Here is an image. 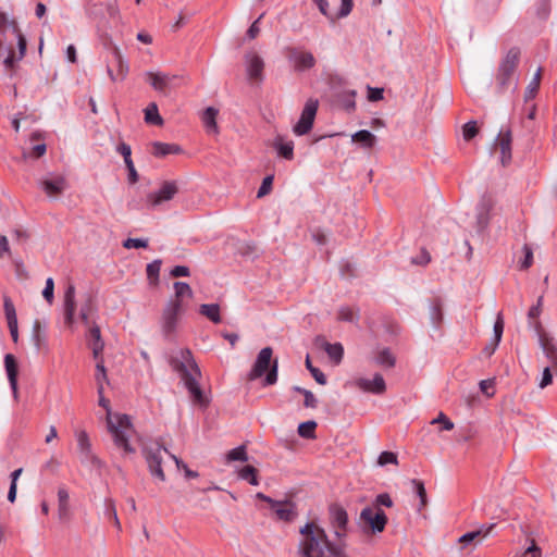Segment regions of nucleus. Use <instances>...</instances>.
Masks as SVG:
<instances>
[{"instance_id":"5","label":"nucleus","mask_w":557,"mask_h":557,"mask_svg":"<svg viewBox=\"0 0 557 557\" xmlns=\"http://www.w3.org/2000/svg\"><path fill=\"white\" fill-rule=\"evenodd\" d=\"M273 350L271 347L262 348L253 363L252 369L248 373L249 381H255L267 373L264 385H273L277 381V360L272 361Z\"/></svg>"},{"instance_id":"64","label":"nucleus","mask_w":557,"mask_h":557,"mask_svg":"<svg viewBox=\"0 0 557 557\" xmlns=\"http://www.w3.org/2000/svg\"><path fill=\"white\" fill-rule=\"evenodd\" d=\"M374 504L376 506H384V507L389 508L393 506V500L387 493H382L375 497Z\"/></svg>"},{"instance_id":"17","label":"nucleus","mask_w":557,"mask_h":557,"mask_svg":"<svg viewBox=\"0 0 557 557\" xmlns=\"http://www.w3.org/2000/svg\"><path fill=\"white\" fill-rule=\"evenodd\" d=\"M355 385L367 393L381 395L386 391L384 377L380 373H375L372 380L360 377L356 380Z\"/></svg>"},{"instance_id":"34","label":"nucleus","mask_w":557,"mask_h":557,"mask_svg":"<svg viewBox=\"0 0 557 557\" xmlns=\"http://www.w3.org/2000/svg\"><path fill=\"white\" fill-rule=\"evenodd\" d=\"M199 312L213 323L221 322L220 307L216 304H203L200 306Z\"/></svg>"},{"instance_id":"14","label":"nucleus","mask_w":557,"mask_h":557,"mask_svg":"<svg viewBox=\"0 0 557 557\" xmlns=\"http://www.w3.org/2000/svg\"><path fill=\"white\" fill-rule=\"evenodd\" d=\"M360 519L374 534L383 532L387 524L385 512L382 509L375 511L372 507H364L360 512Z\"/></svg>"},{"instance_id":"8","label":"nucleus","mask_w":557,"mask_h":557,"mask_svg":"<svg viewBox=\"0 0 557 557\" xmlns=\"http://www.w3.org/2000/svg\"><path fill=\"white\" fill-rule=\"evenodd\" d=\"M318 108L319 101L317 99L310 98L307 100L298 122L293 127V132L297 136H304L312 129Z\"/></svg>"},{"instance_id":"7","label":"nucleus","mask_w":557,"mask_h":557,"mask_svg":"<svg viewBox=\"0 0 557 557\" xmlns=\"http://www.w3.org/2000/svg\"><path fill=\"white\" fill-rule=\"evenodd\" d=\"M184 311L183 304L170 299L163 308L161 315V329L165 337H170L176 331L180 315Z\"/></svg>"},{"instance_id":"53","label":"nucleus","mask_w":557,"mask_h":557,"mask_svg":"<svg viewBox=\"0 0 557 557\" xmlns=\"http://www.w3.org/2000/svg\"><path fill=\"white\" fill-rule=\"evenodd\" d=\"M42 297L46 299V301L51 305L54 299V281L52 277H48L46 280V285L42 290Z\"/></svg>"},{"instance_id":"6","label":"nucleus","mask_w":557,"mask_h":557,"mask_svg":"<svg viewBox=\"0 0 557 557\" xmlns=\"http://www.w3.org/2000/svg\"><path fill=\"white\" fill-rule=\"evenodd\" d=\"M162 451L170 454L168 449L161 446L159 443H153L150 446L146 445L143 448V455L147 462L150 474L160 481H165V474L162 469Z\"/></svg>"},{"instance_id":"35","label":"nucleus","mask_w":557,"mask_h":557,"mask_svg":"<svg viewBox=\"0 0 557 557\" xmlns=\"http://www.w3.org/2000/svg\"><path fill=\"white\" fill-rule=\"evenodd\" d=\"M175 295L171 299H175L178 304H183L184 298H191L193 290L190 286L185 282H175L174 285Z\"/></svg>"},{"instance_id":"27","label":"nucleus","mask_w":557,"mask_h":557,"mask_svg":"<svg viewBox=\"0 0 557 557\" xmlns=\"http://www.w3.org/2000/svg\"><path fill=\"white\" fill-rule=\"evenodd\" d=\"M280 157L292 160L294 158V143L292 140L284 141L283 137L277 136L273 143Z\"/></svg>"},{"instance_id":"44","label":"nucleus","mask_w":557,"mask_h":557,"mask_svg":"<svg viewBox=\"0 0 557 557\" xmlns=\"http://www.w3.org/2000/svg\"><path fill=\"white\" fill-rule=\"evenodd\" d=\"M317 422L313 420L302 422L298 425V434L302 438L311 440L315 437Z\"/></svg>"},{"instance_id":"4","label":"nucleus","mask_w":557,"mask_h":557,"mask_svg":"<svg viewBox=\"0 0 557 557\" xmlns=\"http://www.w3.org/2000/svg\"><path fill=\"white\" fill-rule=\"evenodd\" d=\"M520 62V49L512 47L499 63L495 75V91L503 95L513 91L518 85L517 67Z\"/></svg>"},{"instance_id":"24","label":"nucleus","mask_w":557,"mask_h":557,"mask_svg":"<svg viewBox=\"0 0 557 557\" xmlns=\"http://www.w3.org/2000/svg\"><path fill=\"white\" fill-rule=\"evenodd\" d=\"M182 152V147L176 144H168L161 141H153L151 144V153L157 158H163L169 154H180Z\"/></svg>"},{"instance_id":"54","label":"nucleus","mask_w":557,"mask_h":557,"mask_svg":"<svg viewBox=\"0 0 557 557\" xmlns=\"http://www.w3.org/2000/svg\"><path fill=\"white\" fill-rule=\"evenodd\" d=\"M355 96H356V92L355 91H349L347 94H345L343 97H342V107L347 111V112H352L355 111L356 109V101H355Z\"/></svg>"},{"instance_id":"32","label":"nucleus","mask_w":557,"mask_h":557,"mask_svg":"<svg viewBox=\"0 0 557 557\" xmlns=\"http://www.w3.org/2000/svg\"><path fill=\"white\" fill-rule=\"evenodd\" d=\"M70 495L66 488L60 487L58 490V503H59V518L61 520H65L69 517L70 505H69Z\"/></svg>"},{"instance_id":"48","label":"nucleus","mask_w":557,"mask_h":557,"mask_svg":"<svg viewBox=\"0 0 557 557\" xmlns=\"http://www.w3.org/2000/svg\"><path fill=\"white\" fill-rule=\"evenodd\" d=\"M413 492L417 494V496L420 498V505L421 507H424L426 505V491L424 487V483L421 480L412 479L410 481Z\"/></svg>"},{"instance_id":"2","label":"nucleus","mask_w":557,"mask_h":557,"mask_svg":"<svg viewBox=\"0 0 557 557\" xmlns=\"http://www.w3.org/2000/svg\"><path fill=\"white\" fill-rule=\"evenodd\" d=\"M168 362L172 370L180 375L184 386L190 395L191 400L195 404L207 407L209 405V400L205 396L198 382L201 377V371L190 349L181 348L174 351L169 357Z\"/></svg>"},{"instance_id":"19","label":"nucleus","mask_w":557,"mask_h":557,"mask_svg":"<svg viewBox=\"0 0 557 557\" xmlns=\"http://www.w3.org/2000/svg\"><path fill=\"white\" fill-rule=\"evenodd\" d=\"M3 309H4V314H5V319L8 322V327H9L12 341L14 343H17L18 327H17L16 310H15L13 301L8 296H4V298H3Z\"/></svg>"},{"instance_id":"50","label":"nucleus","mask_w":557,"mask_h":557,"mask_svg":"<svg viewBox=\"0 0 557 557\" xmlns=\"http://www.w3.org/2000/svg\"><path fill=\"white\" fill-rule=\"evenodd\" d=\"M218 110L212 107H209L205 110L202 114V121L207 128H216V119Z\"/></svg>"},{"instance_id":"62","label":"nucleus","mask_w":557,"mask_h":557,"mask_svg":"<svg viewBox=\"0 0 557 557\" xmlns=\"http://www.w3.org/2000/svg\"><path fill=\"white\" fill-rule=\"evenodd\" d=\"M441 423L442 430L450 431L454 429V423L443 413L441 412L437 418L432 421V424Z\"/></svg>"},{"instance_id":"55","label":"nucleus","mask_w":557,"mask_h":557,"mask_svg":"<svg viewBox=\"0 0 557 557\" xmlns=\"http://www.w3.org/2000/svg\"><path fill=\"white\" fill-rule=\"evenodd\" d=\"M123 247L126 249L147 248L148 239H146V238H127L126 240L123 242Z\"/></svg>"},{"instance_id":"13","label":"nucleus","mask_w":557,"mask_h":557,"mask_svg":"<svg viewBox=\"0 0 557 557\" xmlns=\"http://www.w3.org/2000/svg\"><path fill=\"white\" fill-rule=\"evenodd\" d=\"M77 441V448L79 453L81 462L99 468L101 466L100 459L92 453L91 443L88 433L84 430L75 433Z\"/></svg>"},{"instance_id":"45","label":"nucleus","mask_w":557,"mask_h":557,"mask_svg":"<svg viewBox=\"0 0 557 557\" xmlns=\"http://www.w3.org/2000/svg\"><path fill=\"white\" fill-rule=\"evenodd\" d=\"M12 28H13V32L16 35V39H17V48H18V55L16 57V61H17V60H22L24 58V55L26 53L27 42H26V38L21 33V30L18 29L15 22L12 23Z\"/></svg>"},{"instance_id":"30","label":"nucleus","mask_w":557,"mask_h":557,"mask_svg":"<svg viewBox=\"0 0 557 557\" xmlns=\"http://www.w3.org/2000/svg\"><path fill=\"white\" fill-rule=\"evenodd\" d=\"M430 318L435 327H440L443 322V302L442 299L436 297L432 299L430 305Z\"/></svg>"},{"instance_id":"61","label":"nucleus","mask_w":557,"mask_h":557,"mask_svg":"<svg viewBox=\"0 0 557 557\" xmlns=\"http://www.w3.org/2000/svg\"><path fill=\"white\" fill-rule=\"evenodd\" d=\"M522 557H542V549L532 540L530 546L522 553Z\"/></svg>"},{"instance_id":"39","label":"nucleus","mask_w":557,"mask_h":557,"mask_svg":"<svg viewBox=\"0 0 557 557\" xmlns=\"http://www.w3.org/2000/svg\"><path fill=\"white\" fill-rule=\"evenodd\" d=\"M95 381L97 384V389L100 388V386L104 388V384H109V379L107 375V369L104 367L103 359H100L96 363Z\"/></svg>"},{"instance_id":"41","label":"nucleus","mask_w":557,"mask_h":557,"mask_svg":"<svg viewBox=\"0 0 557 557\" xmlns=\"http://www.w3.org/2000/svg\"><path fill=\"white\" fill-rule=\"evenodd\" d=\"M104 516L120 529L121 524L117 518L115 502L111 497L104 499Z\"/></svg>"},{"instance_id":"15","label":"nucleus","mask_w":557,"mask_h":557,"mask_svg":"<svg viewBox=\"0 0 557 557\" xmlns=\"http://www.w3.org/2000/svg\"><path fill=\"white\" fill-rule=\"evenodd\" d=\"M493 207V197L487 193L483 194L475 207L476 225L479 231H484L487 227Z\"/></svg>"},{"instance_id":"16","label":"nucleus","mask_w":557,"mask_h":557,"mask_svg":"<svg viewBox=\"0 0 557 557\" xmlns=\"http://www.w3.org/2000/svg\"><path fill=\"white\" fill-rule=\"evenodd\" d=\"M178 188L175 182L166 181L153 193L148 194L147 202L152 207H158L165 201H170L177 194Z\"/></svg>"},{"instance_id":"56","label":"nucleus","mask_w":557,"mask_h":557,"mask_svg":"<svg viewBox=\"0 0 557 557\" xmlns=\"http://www.w3.org/2000/svg\"><path fill=\"white\" fill-rule=\"evenodd\" d=\"M377 463L380 466H386L388 463H398L397 455L392 451H382L379 456Z\"/></svg>"},{"instance_id":"59","label":"nucleus","mask_w":557,"mask_h":557,"mask_svg":"<svg viewBox=\"0 0 557 557\" xmlns=\"http://www.w3.org/2000/svg\"><path fill=\"white\" fill-rule=\"evenodd\" d=\"M116 151L123 157L124 163L133 162V160H132V149H131L129 145H127L124 141H121L116 146Z\"/></svg>"},{"instance_id":"21","label":"nucleus","mask_w":557,"mask_h":557,"mask_svg":"<svg viewBox=\"0 0 557 557\" xmlns=\"http://www.w3.org/2000/svg\"><path fill=\"white\" fill-rule=\"evenodd\" d=\"M4 367H5L8 380L10 383V387H11L14 396H16L18 366H17V361L13 355L7 354L4 356Z\"/></svg>"},{"instance_id":"11","label":"nucleus","mask_w":557,"mask_h":557,"mask_svg":"<svg viewBox=\"0 0 557 557\" xmlns=\"http://www.w3.org/2000/svg\"><path fill=\"white\" fill-rule=\"evenodd\" d=\"M286 58L296 72L309 71L315 66L314 55L301 48L288 47L286 48Z\"/></svg>"},{"instance_id":"29","label":"nucleus","mask_w":557,"mask_h":557,"mask_svg":"<svg viewBox=\"0 0 557 557\" xmlns=\"http://www.w3.org/2000/svg\"><path fill=\"white\" fill-rule=\"evenodd\" d=\"M351 140L360 144L364 148L371 149L376 143V137L370 131L361 129L351 136Z\"/></svg>"},{"instance_id":"20","label":"nucleus","mask_w":557,"mask_h":557,"mask_svg":"<svg viewBox=\"0 0 557 557\" xmlns=\"http://www.w3.org/2000/svg\"><path fill=\"white\" fill-rule=\"evenodd\" d=\"M495 146L499 148L502 164L507 165L511 161V133L509 129L499 132Z\"/></svg>"},{"instance_id":"10","label":"nucleus","mask_w":557,"mask_h":557,"mask_svg":"<svg viewBox=\"0 0 557 557\" xmlns=\"http://www.w3.org/2000/svg\"><path fill=\"white\" fill-rule=\"evenodd\" d=\"M330 522L334 529L337 542H345L347 536L348 513L344 507L338 504H332L329 507Z\"/></svg>"},{"instance_id":"46","label":"nucleus","mask_w":557,"mask_h":557,"mask_svg":"<svg viewBox=\"0 0 557 557\" xmlns=\"http://www.w3.org/2000/svg\"><path fill=\"white\" fill-rule=\"evenodd\" d=\"M541 76H542V69L540 67V69H537L536 73L534 74V77L532 78V81L530 82V84L527 87V90H525L527 99L534 98L535 94L537 92V90L540 88Z\"/></svg>"},{"instance_id":"51","label":"nucleus","mask_w":557,"mask_h":557,"mask_svg":"<svg viewBox=\"0 0 557 557\" xmlns=\"http://www.w3.org/2000/svg\"><path fill=\"white\" fill-rule=\"evenodd\" d=\"M503 332H504V320H503L502 313H498L496 321L494 323V342H495L494 347H497L498 344L500 343ZM495 348H493V350Z\"/></svg>"},{"instance_id":"33","label":"nucleus","mask_w":557,"mask_h":557,"mask_svg":"<svg viewBox=\"0 0 557 557\" xmlns=\"http://www.w3.org/2000/svg\"><path fill=\"white\" fill-rule=\"evenodd\" d=\"M327 356L336 363H341L344 357V347L341 343H324L323 346Z\"/></svg>"},{"instance_id":"28","label":"nucleus","mask_w":557,"mask_h":557,"mask_svg":"<svg viewBox=\"0 0 557 557\" xmlns=\"http://www.w3.org/2000/svg\"><path fill=\"white\" fill-rule=\"evenodd\" d=\"M65 180L61 176H58L52 180H46L42 183L44 190L48 196H58L65 189Z\"/></svg>"},{"instance_id":"18","label":"nucleus","mask_w":557,"mask_h":557,"mask_svg":"<svg viewBox=\"0 0 557 557\" xmlns=\"http://www.w3.org/2000/svg\"><path fill=\"white\" fill-rule=\"evenodd\" d=\"M64 322L66 325L72 326L75 322L76 300H75V286L70 284L64 292L63 299Z\"/></svg>"},{"instance_id":"43","label":"nucleus","mask_w":557,"mask_h":557,"mask_svg":"<svg viewBox=\"0 0 557 557\" xmlns=\"http://www.w3.org/2000/svg\"><path fill=\"white\" fill-rule=\"evenodd\" d=\"M145 121L149 124L161 125L162 117L159 114L158 107L154 102L148 104L145 110Z\"/></svg>"},{"instance_id":"3","label":"nucleus","mask_w":557,"mask_h":557,"mask_svg":"<svg viewBox=\"0 0 557 557\" xmlns=\"http://www.w3.org/2000/svg\"><path fill=\"white\" fill-rule=\"evenodd\" d=\"M98 393V405L107 411L108 431L112 435L114 445L122 449L124 456L135 454V448L129 444V436L133 433V424L127 414H112L110 400L104 397V388L100 386Z\"/></svg>"},{"instance_id":"36","label":"nucleus","mask_w":557,"mask_h":557,"mask_svg":"<svg viewBox=\"0 0 557 557\" xmlns=\"http://www.w3.org/2000/svg\"><path fill=\"white\" fill-rule=\"evenodd\" d=\"M375 362L384 368H393L396 363V358L389 348H383L377 352Z\"/></svg>"},{"instance_id":"37","label":"nucleus","mask_w":557,"mask_h":557,"mask_svg":"<svg viewBox=\"0 0 557 557\" xmlns=\"http://www.w3.org/2000/svg\"><path fill=\"white\" fill-rule=\"evenodd\" d=\"M0 60L3 61V65L7 70H12L16 62L15 51L11 47L7 48L0 42Z\"/></svg>"},{"instance_id":"58","label":"nucleus","mask_w":557,"mask_h":557,"mask_svg":"<svg viewBox=\"0 0 557 557\" xmlns=\"http://www.w3.org/2000/svg\"><path fill=\"white\" fill-rule=\"evenodd\" d=\"M523 253H524V258H523V260L520 263V269L521 270H527L533 263V251H532L530 246L524 245L523 246Z\"/></svg>"},{"instance_id":"22","label":"nucleus","mask_w":557,"mask_h":557,"mask_svg":"<svg viewBox=\"0 0 557 557\" xmlns=\"http://www.w3.org/2000/svg\"><path fill=\"white\" fill-rule=\"evenodd\" d=\"M495 525V523L482 524L478 530L467 532L463 535H461L458 542L462 545V547H466L475 540H482L486 537L493 531Z\"/></svg>"},{"instance_id":"38","label":"nucleus","mask_w":557,"mask_h":557,"mask_svg":"<svg viewBox=\"0 0 557 557\" xmlns=\"http://www.w3.org/2000/svg\"><path fill=\"white\" fill-rule=\"evenodd\" d=\"M337 319L343 322L355 323L359 319V312L352 307L344 306L338 309Z\"/></svg>"},{"instance_id":"40","label":"nucleus","mask_w":557,"mask_h":557,"mask_svg":"<svg viewBox=\"0 0 557 557\" xmlns=\"http://www.w3.org/2000/svg\"><path fill=\"white\" fill-rule=\"evenodd\" d=\"M87 343H88V347H96V346H99V347H104V343L101 338V332H100V327L96 324H92L90 327H89V332H88V335H87Z\"/></svg>"},{"instance_id":"57","label":"nucleus","mask_w":557,"mask_h":557,"mask_svg":"<svg viewBox=\"0 0 557 557\" xmlns=\"http://www.w3.org/2000/svg\"><path fill=\"white\" fill-rule=\"evenodd\" d=\"M272 184H273V176L272 175L265 176L261 183V186L258 189L257 197L261 198V197L268 195L272 189Z\"/></svg>"},{"instance_id":"63","label":"nucleus","mask_w":557,"mask_h":557,"mask_svg":"<svg viewBox=\"0 0 557 557\" xmlns=\"http://www.w3.org/2000/svg\"><path fill=\"white\" fill-rule=\"evenodd\" d=\"M542 301H543V297H540L536 301L535 305H533L530 309H529V312H528V318L530 320H534V319H537L541 314V311H542Z\"/></svg>"},{"instance_id":"23","label":"nucleus","mask_w":557,"mask_h":557,"mask_svg":"<svg viewBox=\"0 0 557 557\" xmlns=\"http://www.w3.org/2000/svg\"><path fill=\"white\" fill-rule=\"evenodd\" d=\"M264 69L263 60L256 53L247 55V74L251 79H261Z\"/></svg>"},{"instance_id":"42","label":"nucleus","mask_w":557,"mask_h":557,"mask_svg":"<svg viewBox=\"0 0 557 557\" xmlns=\"http://www.w3.org/2000/svg\"><path fill=\"white\" fill-rule=\"evenodd\" d=\"M258 471L253 466L247 465L244 468H242L238 472V476L242 480H245L249 482L251 485H258Z\"/></svg>"},{"instance_id":"47","label":"nucleus","mask_w":557,"mask_h":557,"mask_svg":"<svg viewBox=\"0 0 557 557\" xmlns=\"http://www.w3.org/2000/svg\"><path fill=\"white\" fill-rule=\"evenodd\" d=\"M161 269V261L153 260L146 268L147 277L151 284H157L159 281V273Z\"/></svg>"},{"instance_id":"31","label":"nucleus","mask_w":557,"mask_h":557,"mask_svg":"<svg viewBox=\"0 0 557 557\" xmlns=\"http://www.w3.org/2000/svg\"><path fill=\"white\" fill-rule=\"evenodd\" d=\"M95 312H96L95 301H94L92 297L90 295H88L86 300L84 301V304L81 306V310H79V318H81L82 322L85 325H89Z\"/></svg>"},{"instance_id":"49","label":"nucleus","mask_w":557,"mask_h":557,"mask_svg":"<svg viewBox=\"0 0 557 557\" xmlns=\"http://www.w3.org/2000/svg\"><path fill=\"white\" fill-rule=\"evenodd\" d=\"M227 461H247L248 456L246 451V447L240 445L231 449L226 455Z\"/></svg>"},{"instance_id":"60","label":"nucleus","mask_w":557,"mask_h":557,"mask_svg":"<svg viewBox=\"0 0 557 557\" xmlns=\"http://www.w3.org/2000/svg\"><path fill=\"white\" fill-rule=\"evenodd\" d=\"M341 8L337 13L338 18L346 17L350 14L354 8V1L352 0H341Z\"/></svg>"},{"instance_id":"25","label":"nucleus","mask_w":557,"mask_h":557,"mask_svg":"<svg viewBox=\"0 0 557 557\" xmlns=\"http://www.w3.org/2000/svg\"><path fill=\"white\" fill-rule=\"evenodd\" d=\"M281 504L272 508L280 520L289 522L297 516L296 506L288 500H278Z\"/></svg>"},{"instance_id":"26","label":"nucleus","mask_w":557,"mask_h":557,"mask_svg":"<svg viewBox=\"0 0 557 557\" xmlns=\"http://www.w3.org/2000/svg\"><path fill=\"white\" fill-rule=\"evenodd\" d=\"M540 345L545 356L550 360V362L557 366V345L554 338L548 336L547 334H541Z\"/></svg>"},{"instance_id":"9","label":"nucleus","mask_w":557,"mask_h":557,"mask_svg":"<svg viewBox=\"0 0 557 557\" xmlns=\"http://www.w3.org/2000/svg\"><path fill=\"white\" fill-rule=\"evenodd\" d=\"M146 82L158 92L168 94L171 89L177 87L178 75L164 72H146Z\"/></svg>"},{"instance_id":"12","label":"nucleus","mask_w":557,"mask_h":557,"mask_svg":"<svg viewBox=\"0 0 557 557\" xmlns=\"http://www.w3.org/2000/svg\"><path fill=\"white\" fill-rule=\"evenodd\" d=\"M112 64L107 65V73L112 82L124 81L128 73V64L125 62L120 48L116 45L110 47Z\"/></svg>"},{"instance_id":"1","label":"nucleus","mask_w":557,"mask_h":557,"mask_svg":"<svg viewBox=\"0 0 557 557\" xmlns=\"http://www.w3.org/2000/svg\"><path fill=\"white\" fill-rule=\"evenodd\" d=\"M299 532L298 557H348L346 543L331 542L315 522H307Z\"/></svg>"},{"instance_id":"52","label":"nucleus","mask_w":557,"mask_h":557,"mask_svg":"<svg viewBox=\"0 0 557 557\" xmlns=\"http://www.w3.org/2000/svg\"><path fill=\"white\" fill-rule=\"evenodd\" d=\"M478 132H479V128H478L475 121L467 122L462 127L463 139L467 141L471 140L472 138L475 137Z\"/></svg>"}]
</instances>
